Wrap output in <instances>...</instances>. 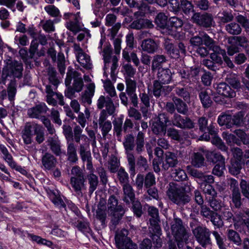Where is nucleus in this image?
<instances>
[{"label":"nucleus","mask_w":249,"mask_h":249,"mask_svg":"<svg viewBox=\"0 0 249 249\" xmlns=\"http://www.w3.org/2000/svg\"><path fill=\"white\" fill-rule=\"evenodd\" d=\"M169 199L174 204L183 207L191 200L190 196L187 195L185 189L175 184H170L167 192Z\"/></svg>","instance_id":"7ed1b4c3"},{"label":"nucleus","mask_w":249,"mask_h":249,"mask_svg":"<svg viewBox=\"0 0 249 249\" xmlns=\"http://www.w3.org/2000/svg\"><path fill=\"white\" fill-rule=\"evenodd\" d=\"M244 113L242 111L238 112L232 117L231 123L232 126L236 125L237 126H241L244 124Z\"/></svg>","instance_id":"052dcab7"},{"label":"nucleus","mask_w":249,"mask_h":249,"mask_svg":"<svg viewBox=\"0 0 249 249\" xmlns=\"http://www.w3.org/2000/svg\"><path fill=\"white\" fill-rule=\"evenodd\" d=\"M2 70L1 79L3 84L9 78L19 79L23 76V66L21 62L11 59H6Z\"/></svg>","instance_id":"f257e3e1"},{"label":"nucleus","mask_w":249,"mask_h":249,"mask_svg":"<svg viewBox=\"0 0 249 249\" xmlns=\"http://www.w3.org/2000/svg\"><path fill=\"white\" fill-rule=\"evenodd\" d=\"M95 91V85L93 83L89 84L85 90L84 94L82 96V102L90 105L92 101L91 99L94 95Z\"/></svg>","instance_id":"7c9ffc66"},{"label":"nucleus","mask_w":249,"mask_h":249,"mask_svg":"<svg viewBox=\"0 0 249 249\" xmlns=\"http://www.w3.org/2000/svg\"><path fill=\"white\" fill-rule=\"evenodd\" d=\"M41 163L45 170H51L55 167L57 160L53 154L46 152L42 156Z\"/></svg>","instance_id":"aec40b11"},{"label":"nucleus","mask_w":249,"mask_h":249,"mask_svg":"<svg viewBox=\"0 0 249 249\" xmlns=\"http://www.w3.org/2000/svg\"><path fill=\"white\" fill-rule=\"evenodd\" d=\"M178 163L176 155L171 152L165 153V158L163 161L162 167L165 170H167L170 167H174Z\"/></svg>","instance_id":"393cba45"},{"label":"nucleus","mask_w":249,"mask_h":249,"mask_svg":"<svg viewBox=\"0 0 249 249\" xmlns=\"http://www.w3.org/2000/svg\"><path fill=\"white\" fill-rule=\"evenodd\" d=\"M123 200L127 205L131 202L135 200L134 191L129 184H125L123 185Z\"/></svg>","instance_id":"bb28decb"},{"label":"nucleus","mask_w":249,"mask_h":249,"mask_svg":"<svg viewBox=\"0 0 249 249\" xmlns=\"http://www.w3.org/2000/svg\"><path fill=\"white\" fill-rule=\"evenodd\" d=\"M17 81L15 79H10V82L7 85V96L9 100L11 102L15 100V97L17 93Z\"/></svg>","instance_id":"473e14b6"},{"label":"nucleus","mask_w":249,"mask_h":249,"mask_svg":"<svg viewBox=\"0 0 249 249\" xmlns=\"http://www.w3.org/2000/svg\"><path fill=\"white\" fill-rule=\"evenodd\" d=\"M212 91L210 89H201L199 92V97L202 103V106L207 108L210 107L213 103V101L210 96Z\"/></svg>","instance_id":"b1692460"},{"label":"nucleus","mask_w":249,"mask_h":249,"mask_svg":"<svg viewBox=\"0 0 249 249\" xmlns=\"http://www.w3.org/2000/svg\"><path fill=\"white\" fill-rule=\"evenodd\" d=\"M175 105L176 109L178 113L182 115H187L188 112V107L187 104L179 98L175 97L173 98Z\"/></svg>","instance_id":"c9c22d12"},{"label":"nucleus","mask_w":249,"mask_h":249,"mask_svg":"<svg viewBox=\"0 0 249 249\" xmlns=\"http://www.w3.org/2000/svg\"><path fill=\"white\" fill-rule=\"evenodd\" d=\"M201 150L204 154H205L206 158L213 162L217 163L216 164L225 163V158L220 153H216L214 151H206L203 148H201Z\"/></svg>","instance_id":"c85d7f7f"},{"label":"nucleus","mask_w":249,"mask_h":249,"mask_svg":"<svg viewBox=\"0 0 249 249\" xmlns=\"http://www.w3.org/2000/svg\"><path fill=\"white\" fill-rule=\"evenodd\" d=\"M233 221L235 230L240 233L249 232V208H246L236 213Z\"/></svg>","instance_id":"6e6552de"},{"label":"nucleus","mask_w":249,"mask_h":249,"mask_svg":"<svg viewBox=\"0 0 249 249\" xmlns=\"http://www.w3.org/2000/svg\"><path fill=\"white\" fill-rule=\"evenodd\" d=\"M192 3L187 0H181L180 2V9H181L185 14H189L193 11Z\"/></svg>","instance_id":"774afa93"},{"label":"nucleus","mask_w":249,"mask_h":249,"mask_svg":"<svg viewBox=\"0 0 249 249\" xmlns=\"http://www.w3.org/2000/svg\"><path fill=\"white\" fill-rule=\"evenodd\" d=\"M144 180V187L146 188L151 187L156 184V180L154 175L151 172L147 173L145 178Z\"/></svg>","instance_id":"338daca9"},{"label":"nucleus","mask_w":249,"mask_h":249,"mask_svg":"<svg viewBox=\"0 0 249 249\" xmlns=\"http://www.w3.org/2000/svg\"><path fill=\"white\" fill-rule=\"evenodd\" d=\"M107 204L108 213L125 211L124 205L119 202L118 198L114 195L109 196Z\"/></svg>","instance_id":"a211bd4d"},{"label":"nucleus","mask_w":249,"mask_h":249,"mask_svg":"<svg viewBox=\"0 0 249 249\" xmlns=\"http://www.w3.org/2000/svg\"><path fill=\"white\" fill-rule=\"evenodd\" d=\"M198 124L199 125V128L200 130L202 132H205V134H204L202 136V138L203 139H205L206 141H209L210 139L209 135L207 134L206 129L207 127L208 124V120L204 117H201L199 118L198 120Z\"/></svg>","instance_id":"09e8293b"},{"label":"nucleus","mask_w":249,"mask_h":249,"mask_svg":"<svg viewBox=\"0 0 249 249\" xmlns=\"http://www.w3.org/2000/svg\"><path fill=\"white\" fill-rule=\"evenodd\" d=\"M104 87L106 91L111 97L117 96L115 88L110 80H107L104 81Z\"/></svg>","instance_id":"13d9d810"},{"label":"nucleus","mask_w":249,"mask_h":249,"mask_svg":"<svg viewBox=\"0 0 249 249\" xmlns=\"http://www.w3.org/2000/svg\"><path fill=\"white\" fill-rule=\"evenodd\" d=\"M117 176L120 183L123 185L125 184H128L129 177L128 174L125 171L124 169L121 168L117 173Z\"/></svg>","instance_id":"69168bd1"},{"label":"nucleus","mask_w":249,"mask_h":249,"mask_svg":"<svg viewBox=\"0 0 249 249\" xmlns=\"http://www.w3.org/2000/svg\"><path fill=\"white\" fill-rule=\"evenodd\" d=\"M167 61L165 55L162 54L155 55L153 57L152 61L151 70L152 71H155L160 68L162 64Z\"/></svg>","instance_id":"e433bc0d"},{"label":"nucleus","mask_w":249,"mask_h":249,"mask_svg":"<svg viewBox=\"0 0 249 249\" xmlns=\"http://www.w3.org/2000/svg\"><path fill=\"white\" fill-rule=\"evenodd\" d=\"M73 131V140H74L76 143H79L81 140H84L85 142H86L88 139L87 136L82 134L83 128L79 125L76 124L74 127Z\"/></svg>","instance_id":"a19ab883"},{"label":"nucleus","mask_w":249,"mask_h":249,"mask_svg":"<svg viewBox=\"0 0 249 249\" xmlns=\"http://www.w3.org/2000/svg\"><path fill=\"white\" fill-rule=\"evenodd\" d=\"M169 122V117L166 113L159 114L152 124V130L153 133L156 135H165Z\"/></svg>","instance_id":"1a4fd4ad"},{"label":"nucleus","mask_w":249,"mask_h":249,"mask_svg":"<svg viewBox=\"0 0 249 249\" xmlns=\"http://www.w3.org/2000/svg\"><path fill=\"white\" fill-rule=\"evenodd\" d=\"M0 151L2 154V158L11 167L14 165L16 161L14 160L11 154L9 152L7 148L2 144H0Z\"/></svg>","instance_id":"4c0bfd02"},{"label":"nucleus","mask_w":249,"mask_h":249,"mask_svg":"<svg viewBox=\"0 0 249 249\" xmlns=\"http://www.w3.org/2000/svg\"><path fill=\"white\" fill-rule=\"evenodd\" d=\"M242 168V163L240 160H232L229 167V172L233 175H237Z\"/></svg>","instance_id":"864d4df0"},{"label":"nucleus","mask_w":249,"mask_h":249,"mask_svg":"<svg viewBox=\"0 0 249 249\" xmlns=\"http://www.w3.org/2000/svg\"><path fill=\"white\" fill-rule=\"evenodd\" d=\"M74 226L82 232H89V223L84 220H78L73 223Z\"/></svg>","instance_id":"6e6d98bb"},{"label":"nucleus","mask_w":249,"mask_h":249,"mask_svg":"<svg viewBox=\"0 0 249 249\" xmlns=\"http://www.w3.org/2000/svg\"><path fill=\"white\" fill-rule=\"evenodd\" d=\"M132 204V210L134 215L138 218H140L142 215V207L141 202L138 200H134L131 202Z\"/></svg>","instance_id":"5fc2aeb1"},{"label":"nucleus","mask_w":249,"mask_h":249,"mask_svg":"<svg viewBox=\"0 0 249 249\" xmlns=\"http://www.w3.org/2000/svg\"><path fill=\"white\" fill-rule=\"evenodd\" d=\"M201 187L208 200L209 198H214L216 196L217 193L212 185L206 183H202Z\"/></svg>","instance_id":"ea45409f"},{"label":"nucleus","mask_w":249,"mask_h":249,"mask_svg":"<svg viewBox=\"0 0 249 249\" xmlns=\"http://www.w3.org/2000/svg\"><path fill=\"white\" fill-rule=\"evenodd\" d=\"M0 151L2 154V158L11 167L14 165L16 161L14 160L11 154L9 152L7 148L2 144H0Z\"/></svg>","instance_id":"58836bf2"},{"label":"nucleus","mask_w":249,"mask_h":249,"mask_svg":"<svg viewBox=\"0 0 249 249\" xmlns=\"http://www.w3.org/2000/svg\"><path fill=\"white\" fill-rule=\"evenodd\" d=\"M148 214L151 217L149 220L150 227L152 232L151 237L153 240H156L157 245L161 246V239L160 236L161 234V231L159 222H160L159 210L154 206H149L148 209Z\"/></svg>","instance_id":"20e7f679"},{"label":"nucleus","mask_w":249,"mask_h":249,"mask_svg":"<svg viewBox=\"0 0 249 249\" xmlns=\"http://www.w3.org/2000/svg\"><path fill=\"white\" fill-rule=\"evenodd\" d=\"M193 234L196 240L202 248H206L211 246L212 242L211 238L212 232L209 229L203 225H199L192 230Z\"/></svg>","instance_id":"0eeeda50"},{"label":"nucleus","mask_w":249,"mask_h":249,"mask_svg":"<svg viewBox=\"0 0 249 249\" xmlns=\"http://www.w3.org/2000/svg\"><path fill=\"white\" fill-rule=\"evenodd\" d=\"M172 78V73L170 69L168 68H159L157 73V79L155 81L166 85L171 82Z\"/></svg>","instance_id":"4be33fe9"},{"label":"nucleus","mask_w":249,"mask_h":249,"mask_svg":"<svg viewBox=\"0 0 249 249\" xmlns=\"http://www.w3.org/2000/svg\"><path fill=\"white\" fill-rule=\"evenodd\" d=\"M105 41L101 39L100 41L98 49L100 50L99 53L102 54L104 62V69H107L109 67V64L111 63L110 67L111 76L112 77L115 74V71L118 67V58L116 55H113L112 49L110 44L106 43L103 45Z\"/></svg>","instance_id":"f03ea898"},{"label":"nucleus","mask_w":249,"mask_h":249,"mask_svg":"<svg viewBox=\"0 0 249 249\" xmlns=\"http://www.w3.org/2000/svg\"><path fill=\"white\" fill-rule=\"evenodd\" d=\"M123 145L126 154L130 175L134 176L136 174L135 158L132 151L134 149L135 145L134 137L132 134H129L124 137Z\"/></svg>","instance_id":"423d86ee"},{"label":"nucleus","mask_w":249,"mask_h":249,"mask_svg":"<svg viewBox=\"0 0 249 249\" xmlns=\"http://www.w3.org/2000/svg\"><path fill=\"white\" fill-rule=\"evenodd\" d=\"M192 19L194 23L204 28L211 27L214 23L212 14L208 13H195L193 15Z\"/></svg>","instance_id":"4468645a"},{"label":"nucleus","mask_w":249,"mask_h":249,"mask_svg":"<svg viewBox=\"0 0 249 249\" xmlns=\"http://www.w3.org/2000/svg\"><path fill=\"white\" fill-rule=\"evenodd\" d=\"M47 194L50 199L56 207L59 208L66 207V204L61 198L58 191L49 190L47 191Z\"/></svg>","instance_id":"cd10ccee"},{"label":"nucleus","mask_w":249,"mask_h":249,"mask_svg":"<svg viewBox=\"0 0 249 249\" xmlns=\"http://www.w3.org/2000/svg\"><path fill=\"white\" fill-rule=\"evenodd\" d=\"M137 166L140 170L146 171L148 168V164L147 160L145 158L142 156H139L136 159V163L135 166Z\"/></svg>","instance_id":"0e129e2a"},{"label":"nucleus","mask_w":249,"mask_h":249,"mask_svg":"<svg viewBox=\"0 0 249 249\" xmlns=\"http://www.w3.org/2000/svg\"><path fill=\"white\" fill-rule=\"evenodd\" d=\"M46 142L53 153L57 156L61 155V142L56 134L48 137Z\"/></svg>","instance_id":"6ab92c4d"},{"label":"nucleus","mask_w":249,"mask_h":249,"mask_svg":"<svg viewBox=\"0 0 249 249\" xmlns=\"http://www.w3.org/2000/svg\"><path fill=\"white\" fill-rule=\"evenodd\" d=\"M226 81L235 89H237L241 88L240 79L235 74H230L228 75L226 78Z\"/></svg>","instance_id":"3c124183"},{"label":"nucleus","mask_w":249,"mask_h":249,"mask_svg":"<svg viewBox=\"0 0 249 249\" xmlns=\"http://www.w3.org/2000/svg\"><path fill=\"white\" fill-rule=\"evenodd\" d=\"M70 184L77 196H82L83 191L86 189V178H71Z\"/></svg>","instance_id":"dca6fc26"},{"label":"nucleus","mask_w":249,"mask_h":249,"mask_svg":"<svg viewBox=\"0 0 249 249\" xmlns=\"http://www.w3.org/2000/svg\"><path fill=\"white\" fill-rule=\"evenodd\" d=\"M227 237L228 239L233 242L237 246H240L242 244V240L237 231L229 229L227 231Z\"/></svg>","instance_id":"a18cd8bd"},{"label":"nucleus","mask_w":249,"mask_h":249,"mask_svg":"<svg viewBox=\"0 0 249 249\" xmlns=\"http://www.w3.org/2000/svg\"><path fill=\"white\" fill-rule=\"evenodd\" d=\"M76 57L77 61L83 68L87 70L91 69L92 63L88 54L84 53Z\"/></svg>","instance_id":"72a5a7b5"},{"label":"nucleus","mask_w":249,"mask_h":249,"mask_svg":"<svg viewBox=\"0 0 249 249\" xmlns=\"http://www.w3.org/2000/svg\"><path fill=\"white\" fill-rule=\"evenodd\" d=\"M231 121L232 116L225 114L220 115L217 119V122L220 126L225 125L227 128L232 127Z\"/></svg>","instance_id":"49530a36"},{"label":"nucleus","mask_w":249,"mask_h":249,"mask_svg":"<svg viewBox=\"0 0 249 249\" xmlns=\"http://www.w3.org/2000/svg\"><path fill=\"white\" fill-rule=\"evenodd\" d=\"M128 234V231L126 229H123L120 232L116 233L115 240L118 249H123L124 244L132 241L127 237Z\"/></svg>","instance_id":"5701e85b"},{"label":"nucleus","mask_w":249,"mask_h":249,"mask_svg":"<svg viewBox=\"0 0 249 249\" xmlns=\"http://www.w3.org/2000/svg\"><path fill=\"white\" fill-rule=\"evenodd\" d=\"M78 152L82 161L83 162H87V170L92 172L93 168L89 142L80 143L78 147Z\"/></svg>","instance_id":"9b49d317"},{"label":"nucleus","mask_w":249,"mask_h":249,"mask_svg":"<svg viewBox=\"0 0 249 249\" xmlns=\"http://www.w3.org/2000/svg\"><path fill=\"white\" fill-rule=\"evenodd\" d=\"M33 130L36 135V141L40 144L45 140L44 132L42 129V126L37 124H33Z\"/></svg>","instance_id":"c03bdc74"},{"label":"nucleus","mask_w":249,"mask_h":249,"mask_svg":"<svg viewBox=\"0 0 249 249\" xmlns=\"http://www.w3.org/2000/svg\"><path fill=\"white\" fill-rule=\"evenodd\" d=\"M214 86L217 93L223 96L233 98L236 95L235 91L226 83L221 82L215 85Z\"/></svg>","instance_id":"412c9836"},{"label":"nucleus","mask_w":249,"mask_h":249,"mask_svg":"<svg viewBox=\"0 0 249 249\" xmlns=\"http://www.w3.org/2000/svg\"><path fill=\"white\" fill-rule=\"evenodd\" d=\"M88 180L89 185V193L92 194L97 188L99 183L98 178L96 175L91 173L88 175Z\"/></svg>","instance_id":"79ce46f5"},{"label":"nucleus","mask_w":249,"mask_h":249,"mask_svg":"<svg viewBox=\"0 0 249 249\" xmlns=\"http://www.w3.org/2000/svg\"><path fill=\"white\" fill-rule=\"evenodd\" d=\"M49 110L46 104L40 102L27 109V115L31 118L41 120Z\"/></svg>","instance_id":"f8f14e48"},{"label":"nucleus","mask_w":249,"mask_h":249,"mask_svg":"<svg viewBox=\"0 0 249 249\" xmlns=\"http://www.w3.org/2000/svg\"><path fill=\"white\" fill-rule=\"evenodd\" d=\"M171 231L172 233L177 242L178 248L179 249L182 248L184 242H186L188 239L189 233L180 218H174L171 225Z\"/></svg>","instance_id":"39448f33"},{"label":"nucleus","mask_w":249,"mask_h":249,"mask_svg":"<svg viewBox=\"0 0 249 249\" xmlns=\"http://www.w3.org/2000/svg\"><path fill=\"white\" fill-rule=\"evenodd\" d=\"M72 79H73V82L71 86L75 89V90L77 92H80L84 87V83L81 73L76 71L68 69L67 77L65 81L66 86L71 85Z\"/></svg>","instance_id":"9d476101"},{"label":"nucleus","mask_w":249,"mask_h":249,"mask_svg":"<svg viewBox=\"0 0 249 249\" xmlns=\"http://www.w3.org/2000/svg\"><path fill=\"white\" fill-rule=\"evenodd\" d=\"M33 130V124H27L22 131V138L23 142L26 144H31L33 142L32 137Z\"/></svg>","instance_id":"c756f323"},{"label":"nucleus","mask_w":249,"mask_h":249,"mask_svg":"<svg viewBox=\"0 0 249 249\" xmlns=\"http://www.w3.org/2000/svg\"><path fill=\"white\" fill-rule=\"evenodd\" d=\"M141 46L143 51L150 54L156 52L159 48L158 43L151 38L144 39L142 41Z\"/></svg>","instance_id":"a878e982"},{"label":"nucleus","mask_w":249,"mask_h":249,"mask_svg":"<svg viewBox=\"0 0 249 249\" xmlns=\"http://www.w3.org/2000/svg\"><path fill=\"white\" fill-rule=\"evenodd\" d=\"M47 72L50 83L57 88L59 84V80L57 76V72L55 69L53 67H49Z\"/></svg>","instance_id":"8fccbe9b"},{"label":"nucleus","mask_w":249,"mask_h":249,"mask_svg":"<svg viewBox=\"0 0 249 249\" xmlns=\"http://www.w3.org/2000/svg\"><path fill=\"white\" fill-rule=\"evenodd\" d=\"M124 70V79L128 77H134L136 72V70L130 64H126L123 66Z\"/></svg>","instance_id":"e2e57ef3"},{"label":"nucleus","mask_w":249,"mask_h":249,"mask_svg":"<svg viewBox=\"0 0 249 249\" xmlns=\"http://www.w3.org/2000/svg\"><path fill=\"white\" fill-rule=\"evenodd\" d=\"M205 159L202 154L199 152L194 153L192 157V164L195 167L199 168L204 165Z\"/></svg>","instance_id":"de8ad7c7"},{"label":"nucleus","mask_w":249,"mask_h":249,"mask_svg":"<svg viewBox=\"0 0 249 249\" xmlns=\"http://www.w3.org/2000/svg\"><path fill=\"white\" fill-rule=\"evenodd\" d=\"M125 211L109 213L111 216L110 228L111 229H115L116 226L120 223L121 220L124 215Z\"/></svg>","instance_id":"f704fd0d"},{"label":"nucleus","mask_w":249,"mask_h":249,"mask_svg":"<svg viewBox=\"0 0 249 249\" xmlns=\"http://www.w3.org/2000/svg\"><path fill=\"white\" fill-rule=\"evenodd\" d=\"M135 152L137 154H141L144 151V134L139 131L136 136L135 143Z\"/></svg>","instance_id":"2f4dec72"},{"label":"nucleus","mask_w":249,"mask_h":249,"mask_svg":"<svg viewBox=\"0 0 249 249\" xmlns=\"http://www.w3.org/2000/svg\"><path fill=\"white\" fill-rule=\"evenodd\" d=\"M108 115L105 110H101L99 119L98 120V124L99 127L101 129L103 138H106L109 131L112 129V124L110 121L107 120Z\"/></svg>","instance_id":"2eb2a0df"},{"label":"nucleus","mask_w":249,"mask_h":249,"mask_svg":"<svg viewBox=\"0 0 249 249\" xmlns=\"http://www.w3.org/2000/svg\"><path fill=\"white\" fill-rule=\"evenodd\" d=\"M175 92L176 94L183 98L184 100L190 99V93L187 87H178L175 89Z\"/></svg>","instance_id":"bf43d9fd"},{"label":"nucleus","mask_w":249,"mask_h":249,"mask_svg":"<svg viewBox=\"0 0 249 249\" xmlns=\"http://www.w3.org/2000/svg\"><path fill=\"white\" fill-rule=\"evenodd\" d=\"M126 92L129 96L131 103L134 107H137L138 98L136 94L137 82L135 80L128 77L125 78Z\"/></svg>","instance_id":"ddd939ff"},{"label":"nucleus","mask_w":249,"mask_h":249,"mask_svg":"<svg viewBox=\"0 0 249 249\" xmlns=\"http://www.w3.org/2000/svg\"><path fill=\"white\" fill-rule=\"evenodd\" d=\"M212 233L214 237L217 245L219 249H226V245L225 243V239L222 234H220L217 231H213Z\"/></svg>","instance_id":"603ef678"},{"label":"nucleus","mask_w":249,"mask_h":249,"mask_svg":"<svg viewBox=\"0 0 249 249\" xmlns=\"http://www.w3.org/2000/svg\"><path fill=\"white\" fill-rule=\"evenodd\" d=\"M163 84L158 81H154L153 84L152 92L154 96L156 98L160 96H166L172 90L171 87L169 86H163Z\"/></svg>","instance_id":"f3484780"},{"label":"nucleus","mask_w":249,"mask_h":249,"mask_svg":"<svg viewBox=\"0 0 249 249\" xmlns=\"http://www.w3.org/2000/svg\"><path fill=\"white\" fill-rule=\"evenodd\" d=\"M232 201L235 208H239L242 205L241 195L239 190H234L232 192Z\"/></svg>","instance_id":"680f3d73"},{"label":"nucleus","mask_w":249,"mask_h":249,"mask_svg":"<svg viewBox=\"0 0 249 249\" xmlns=\"http://www.w3.org/2000/svg\"><path fill=\"white\" fill-rule=\"evenodd\" d=\"M226 31L230 35H238L242 32L240 25L236 22H232L227 24L225 26Z\"/></svg>","instance_id":"37998d69"},{"label":"nucleus","mask_w":249,"mask_h":249,"mask_svg":"<svg viewBox=\"0 0 249 249\" xmlns=\"http://www.w3.org/2000/svg\"><path fill=\"white\" fill-rule=\"evenodd\" d=\"M155 23L160 28H164L167 24V17L163 13H160L156 16Z\"/></svg>","instance_id":"4d7b16f0"}]
</instances>
